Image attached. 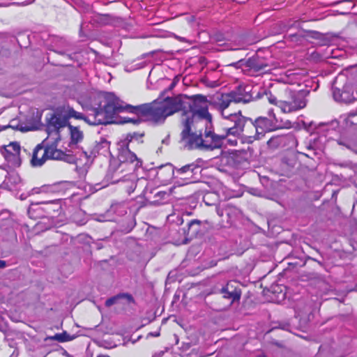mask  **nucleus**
Here are the masks:
<instances>
[{
	"label": "nucleus",
	"instance_id": "10",
	"mask_svg": "<svg viewBox=\"0 0 357 357\" xmlns=\"http://www.w3.org/2000/svg\"><path fill=\"white\" fill-rule=\"evenodd\" d=\"M3 159L13 167H20L22 163L20 158L21 146L17 142H12L2 146Z\"/></svg>",
	"mask_w": 357,
	"mask_h": 357
},
{
	"label": "nucleus",
	"instance_id": "19",
	"mask_svg": "<svg viewBox=\"0 0 357 357\" xmlns=\"http://www.w3.org/2000/svg\"><path fill=\"white\" fill-rule=\"evenodd\" d=\"M120 17H114L109 14H97L94 16V22L101 26L112 25L119 22Z\"/></svg>",
	"mask_w": 357,
	"mask_h": 357
},
{
	"label": "nucleus",
	"instance_id": "22",
	"mask_svg": "<svg viewBox=\"0 0 357 357\" xmlns=\"http://www.w3.org/2000/svg\"><path fill=\"white\" fill-rule=\"evenodd\" d=\"M99 146L98 144L93 143L86 149L83 150V153L89 160H93L98 154Z\"/></svg>",
	"mask_w": 357,
	"mask_h": 357
},
{
	"label": "nucleus",
	"instance_id": "16",
	"mask_svg": "<svg viewBox=\"0 0 357 357\" xmlns=\"http://www.w3.org/2000/svg\"><path fill=\"white\" fill-rule=\"evenodd\" d=\"M232 102H234V101L229 93L222 94L217 102V109L218 111L221 112L224 119L231 122L233 121V116L237 115L238 114V112H234L233 114H226V109L229 108Z\"/></svg>",
	"mask_w": 357,
	"mask_h": 357
},
{
	"label": "nucleus",
	"instance_id": "2",
	"mask_svg": "<svg viewBox=\"0 0 357 357\" xmlns=\"http://www.w3.org/2000/svg\"><path fill=\"white\" fill-rule=\"evenodd\" d=\"M99 98L98 95L93 100V108L92 119L89 116H86L82 113L77 112L73 107L69 105H61L53 107L51 112L45 115V126L49 134L54 132L58 135L56 140L59 139V132L61 129L68 127L70 124L69 120L75 119L76 120H83L90 125H106V123H95L94 122L98 119L105 118V114L100 112L99 109Z\"/></svg>",
	"mask_w": 357,
	"mask_h": 357
},
{
	"label": "nucleus",
	"instance_id": "32",
	"mask_svg": "<svg viewBox=\"0 0 357 357\" xmlns=\"http://www.w3.org/2000/svg\"><path fill=\"white\" fill-rule=\"evenodd\" d=\"M98 357H109V356H107V355H99Z\"/></svg>",
	"mask_w": 357,
	"mask_h": 357
},
{
	"label": "nucleus",
	"instance_id": "34",
	"mask_svg": "<svg viewBox=\"0 0 357 357\" xmlns=\"http://www.w3.org/2000/svg\"><path fill=\"white\" fill-rule=\"evenodd\" d=\"M234 112H229V111H227V109H226V114H233Z\"/></svg>",
	"mask_w": 357,
	"mask_h": 357
},
{
	"label": "nucleus",
	"instance_id": "21",
	"mask_svg": "<svg viewBox=\"0 0 357 357\" xmlns=\"http://www.w3.org/2000/svg\"><path fill=\"white\" fill-rule=\"evenodd\" d=\"M120 298H126L128 303H134L135 299L133 296L130 294H119L115 296L111 297L108 298L105 302V305L107 307L112 306V305L115 304L116 301Z\"/></svg>",
	"mask_w": 357,
	"mask_h": 357
},
{
	"label": "nucleus",
	"instance_id": "14",
	"mask_svg": "<svg viewBox=\"0 0 357 357\" xmlns=\"http://www.w3.org/2000/svg\"><path fill=\"white\" fill-rule=\"evenodd\" d=\"M219 292L223 298L227 300L229 305L241 299V289L236 281L228 282Z\"/></svg>",
	"mask_w": 357,
	"mask_h": 357
},
{
	"label": "nucleus",
	"instance_id": "33",
	"mask_svg": "<svg viewBox=\"0 0 357 357\" xmlns=\"http://www.w3.org/2000/svg\"><path fill=\"white\" fill-rule=\"evenodd\" d=\"M257 357H267L265 354L259 355Z\"/></svg>",
	"mask_w": 357,
	"mask_h": 357
},
{
	"label": "nucleus",
	"instance_id": "4",
	"mask_svg": "<svg viewBox=\"0 0 357 357\" xmlns=\"http://www.w3.org/2000/svg\"><path fill=\"white\" fill-rule=\"evenodd\" d=\"M181 139L188 149L204 150V130L205 121H197L193 119H185L183 123Z\"/></svg>",
	"mask_w": 357,
	"mask_h": 357
},
{
	"label": "nucleus",
	"instance_id": "29",
	"mask_svg": "<svg viewBox=\"0 0 357 357\" xmlns=\"http://www.w3.org/2000/svg\"><path fill=\"white\" fill-rule=\"evenodd\" d=\"M229 144H231L232 146H236L237 144V140L236 139H234V140L229 139Z\"/></svg>",
	"mask_w": 357,
	"mask_h": 357
},
{
	"label": "nucleus",
	"instance_id": "17",
	"mask_svg": "<svg viewBox=\"0 0 357 357\" xmlns=\"http://www.w3.org/2000/svg\"><path fill=\"white\" fill-rule=\"evenodd\" d=\"M333 94L334 99L336 101L341 102L350 103L355 99L351 92V89L346 86L343 87L342 90L339 88L334 87Z\"/></svg>",
	"mask_w": 357,
	"mask_h": 357
},
{
	"label": "nucleus",
	"instance_id": "24",
	"mask_svg": "<svg viewBox=\"0 0 357 357\" xmlns=\"http://www.w3.org/2000/svg\"><path fill=\"white\" fill-rule=\"evenodd\" d=\"M268 102L274 105H276L280 108V100H278L277 98L273 95L271 93H269V95L267 97Z\"/></svg>",
	"mask_w": 357,
	"mask_h": 357
},
{
	"label": "nucleus",
	"instance_id": "23",
	"mask_svg": "<svg viewBox=\"0 0 357 357\" xmlns=\"http://www.w3.org/2000/svg\"><path fill=\"white\" fill-rule=\"evenodd\" d=\"M54 339L59 342H68L72 340V337L66 332L62 333H57L54 336Z\"/></svg>",
	"mask_w": 357,
	"mask_h": 357
},
{
	"label": "nucleus",
	"instance_id": "8",
	"mask_svg": "<svg viewBox=\"0 0 357 357\" xmlns=\"http://www.w3.org/2000/svg\"><path fill=\"white\" fill-rule=\"evenodd\" d=\"M279 103L282 113L295 112L306 107V94L302 91H291L287 99L280 100Z\"/></svg>",
	"mask_w": 357,
	"mask_h": 357
},
{
	"label": "nucleus",
	"instance_id": "30",
	"mask_svg": "<svg viewBox=\"0 0 357 357\" xmlns=\"http://www.w3.org/2000/svg\"><path fill=\"white\" fill-rule=\"evenodd\" d=\"M3 159V153L2 151V146L1 147L0 146V163L1 162Z\"/></svg>",
	"mask_w": 357,
	"mask_h": 357
},
{
	"label": "nucleus",
	"instance_id": "11",
	"mask_svg": "<svg viewBox=\"0 0 357 357\" xmlns=\"http://www.w3.org/2000/svg\"><path fill=\"white\" fill-rule=\"evenodd\" d=\"M202 222L199 220H192L188 223V229L185 228L179 229L176 234H181L182 236L174 240V243L177 245L186 244L188 242L196 236L200 230Z\"/></svg>",
	"mask_w": 357,
	"mask_h": 357
},
{
	"label": "nucleus",
	"instance_id": "26",
	"mask_svg": "<svg viewBox=\"0 0 357 357\" xmlns=\"http://www.w3.org/2000/svg\"><path fill=\"white\" fill-rule=\"evenodd\" d=\"M289 38L291 40H296V41H298L300 40L301 38H302L301 36H300L299 34L298 33H294V34H290L289 35Z\"/></svg>",
	"mask_w": 357,
	"mask_h": 357
},
{
	"label": "nucleus",
	"instance_id": "18",
	"mask_svg": "<svg viewBox=\"0 0 357 357\" xmlns=\"http://www.w3.org/2000/svg\"><path fill=\"white\" fill-rule=\"evenodd\" d=\"M70 134L69 146L73 147L82 142L84 139V133L79 127L74 126L70 123L68 126Z\"/></svg>",
	"mask_w": 357,
	"mask_h": 357
},
{
	"label": "nucleus",
	"instance_id": "27",
	"mask_svg": "<svg viewBox=\"0 0 357 357\" xmlns=\"http://www.w3.org/2000/svg\"><path fill=\"white\" fill-rule=\"evenodd\" d=\"M268 116H269L270 117H271V116H273V119L275 121V122H277V121H278V120H277V119H276V118H275V114H274V112H273V109H271L268 110Z\"/></svg>",
	"mask_w": 357,
	"mask_h": 357
},
{
	"label": "nucleus",
	"instance_id": "12",
	"mask_svg": "<svg viewBox=\"0 0 357 357\" xmlns=\"http://www.w3.org/2000/svg\"><path fill=\"white\" fill-rule=\"evenodd\" d=\"M199 168L198 165L192 162L181 167L175 166L173 172L178 178L183 180L185 183H189L193 182L196 178L195 176L197 174Z\"/></svg>",
	"mask_w": 357,
	"mask_h": 357
},
{
	"label": "nucleus",
	"instance_id": "6",
	"mask_svg": "<svg viewBox=\"0 0 357 357\" xmlns=\"http://www.w3.org/2000/svg\"><path fill=\"white\" fill-rule=\"evenodd\" d=\"M144 136V134H137V133H133V134H129L126 137V139L128 141L126 148L127 151L122 153L120 155V163L116 169V172H123L127 169L128 167V171H135L137 168L142 167V161L141 159L138 158L137 155L129 149V144L131 143L134 139H139L142 138Z\"/></svg>",
	"mask_w": 357,
	"mask_h": 357
},
{
	"label": "nucleus",
	"instance_id": "3",
	"mask_svg": "<svg viewBox=\"0 0 357 357\" xmlns=\"http://www.w3.org/2000/svg\"><path fill=\"white\" fill-rule=\"evenodd\" d=\"M57 140L52 142L43 141L38 144L30 154L29 162L32 167H42L46 161L64 160L70 162L73 159L72 155L58 149Z\"/></svg>",
	"mask_w": 357,
	"mask_h": 357
},
{
	"label": "nucleus",
	"instance_id": "25",
	"mask_svg": "<svg viewBox=\"0 0 357 357\" xmlns=\"http://www.w3.org/2000/svg\"><path fill=\"white\" fill-rule=\"evenodd\" d=\"M278 140H279V137H272V138H271V139L268 141L267 144H268V145L269 146H274V145H275V144H277V143H278Z\"/></svg>",
	"mask_w": 357,
	"mask_h": 357
},
{
	"label": "nucleus",
	"instance_id": "20",
	"mask_svg": "<svg viewBox=\"0 0 357 357\" xmlns=\"http://www.w3.org/2000/svg\"><path fill=\"white\" fill-rule=\"evenodd\" d=\"M245 66L255 72L267 71L268 65L266 63L259 61L258 58L251 57L245 61Z\"/></svg>",
	"mask_w": 357,
	"mask_h": 357
},
{
	"label": "nucleus",
	"instance_id": "7",
	"mask_svg": "<svg viewBox=\"0 0 357 357\" xmlns=\"http://www.w3.org/2000/svg\"><path fill=\"white\" fill-rule=\"evenodd\" d=\"M189 99L191 115L188 116L186 119H193L195 121H211V115L208 112L210 102L207 100L206 96L202 94H196L190 96Z\"/></svg>",
	"mask_w": 357,
	"mask_h": 357
},
{
	"label": "nucleus",
	"instance_id": "31",
	"mask_svg": "<svg viewBox=\"0 0 357 357\" xmlns=\"http://www.w3.org/2000/svg\"><path fill=\"white\" fill-rule=\"evenodd\" d=\"M149 335H151V336H153V337H158V336H160V333H158H158H150Z\"/></svg>",
	"mask_w": 357,
	"mask_h": 357
},
{
	"label": "nucleus",
	"instance_id": "9",
	"mask_svg": "<svg viewBox=\"0 0 357 357\" xmlns=\"http://www.w3.org/2000/svg\"><path fill=\"white\" fill-rule=\"evenodd\" d=\"M205 121V128L204 130V150H214L222 147L223 139L229 135H231L228 132L229 125L225 123V127L220 133H215L213 131L207 129V123Z\"/></svg>",
	"mask_w": 357,
	"mask_h": 357
},
{
	"label": "nucleus",
	"instance_id": "28",
	"mask_svg": "<svg viewBox=\"0 0 357 357\" xmlns=\"http://www.w3.org/2000/svg\"><path fill=\"white\" fill-rule=\"evenodd\" d=\"M6 266V261L4 260H0V268H3Z\"/></svg>",
	"mask_w": 357,
	"mask_h": 357
},
{
	"label": "nucleus",
	"instance_id": "5",
	"mask_svg": "<svg viewBox=\"0 0 357 357\" xmlns=\"http://www.w3.org/2000/svg\"><path fill=\"white\" fill-rule=\"evenodd\" d=\"M232 123L233 125L228 127V132L234 137L241 135L244 143L251 144L261 139L255 122L243 116L241 111L233 116Z\"/></svg>",
	"mask_w": 357,
	"mask_h": 357
},
{
	"label": "nucleus",
	"instance_id": "1",
	"mask_svg": "<svg viewBox=\"0 0 357 357\" xmlns=\"http://www.w3.org/2000/svg\"><path fill=\"white\" fill-rule=\"evenodd\" d=\"M182 101L176 97H167L162 100H154L136 106L123 105L114 93L104 92L100 94L99 109L100 114H105V118L98 119L95 123H109L115 115L127 112L137 116V119H128L126 122L138 123L140 121L149 122L154 125H160L165 122L168 116L179 112L182 109Z\"/></svg>",
	"mask_w": 357,
	"mask_h": 357
},
{
	"label": "nucleus",
	"instance_id": "35",
	"mask_svg": "<svg viewBox=\"0 0 357 357\" xmlns=\"http://www.w3.org/2000/svg\"><path fill=\"white\" fill-rule=\"evenodd\" d=\"M174 86V83H172V87H173Z\"/></svg>",
	"mask_w": 357,
	"mask_h": 357
},
{
	"label": "nucleus",
	"instance_id": "13",
	"mask_svg": "<svg viewBox=\"0 0 357 357\" xmlns=\"http://www.w3.org/2000/svg\"><path fill=\"white\" fill-rule=\"evenodd\" d=\"M257 130L260 137H263L267 132L274 130L278 128H290L291 123L287 121L284 125H275L273 120L267 117L259 116L255 120Z\"/></svg>",
	"mask_w": 357,
	"mask_h": 357
},
{
	"label": "nucleus",
	"instance_id": "15",
	"mask_svg": "<svg viewBox=\"0 0 357 357\" xmlns=\"http://www.w3.org/2000/svg\"><path fill=\"white\" fill-rule=\"evenodd\" d=\"M234 103H248L252 101L255 98L249 86L240 84L229 92Z\"/></svg>",
	"mask_w": 357,
	"mask_h": 357
}]
</instances>
